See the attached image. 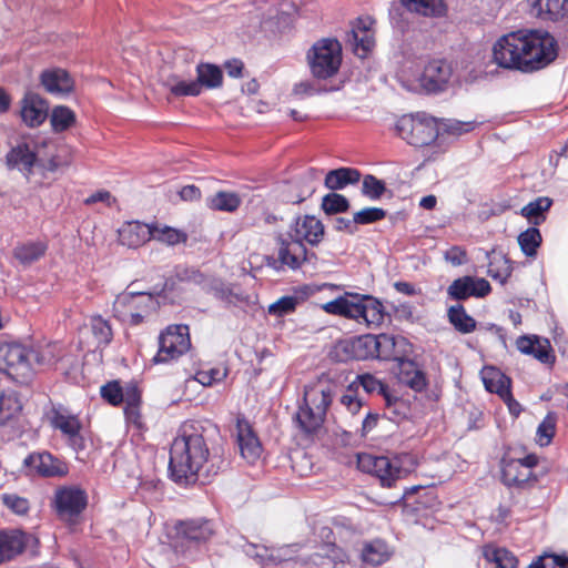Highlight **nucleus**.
Here are the masks:
<instances>
[{
    "label": "nucleus",
    "mask_w": 568,
    "mask_h": 568,
    "mask_svg": "<svg viewBox=\"0 0 568 568\" xmlns=\"http://www.w3.org/2000/svg\"><path fill=\"white\" fill-rule=\"evenodd\" d=\"M404 337H395L389 334H379L377 335V354L376 358L383 361H396L398 363L399 358H403L398 355L396 351V346L398 343H404Z\"/></svg>",
    "instance_id": "obj_41"
},
{
    "label": "nucleus",
    "mask_w": 568,
    "mask_h": 568,
    "mask_svg": "<svg viewBox=\"0 0 568 568\" xmlns=\"http://www.w3.org/2000/svg\"><path fill=\"white\" fill-rule=\"evenodd\" d=\"M100 394L112 406L123 403V387L118 381L108 382L101 387Z\"/></svg>",
    "instance_id": "obj_56"
},
{
    "label": "nucleus",
    "mask_w": 568,
    "mask_h": 568,
    "mask_svg": "<svg viewBox=\"0 0 568 568\" xmlns=\"http://www.w3.org/2000/svg\"><path fill=\"white\" fill-rule=\"evenodd\" d=\"M49 105L38 93L27 92L21 100L20 115L29 128L40 126L49 116Z\"/></svg>",
    "instance_id": "obj_19"
},
{
    "label": "nucleus",
    "mask_w": 568,
    "mask_h": 568,
    "mask_svg": "<svg viewBox=\"0 0 568 568\" xmlns=\"http://www.w3.org/2000/svg\"><path fill=\"white\" fill-rule=\"evenodd\" d=\"M28 541V535L20 529L0 530V565L21 555Z\"/></svg>",
    "instance_id": "obj_22"
},
{
    "label": "nucleus",
    "mask_w": 568,
    "mask_h": 568,
    "mask_svg": "<svg viewBox=\"0 0 568 568\" xmlns=\"http://www.w3.org/2000/svg\"><path fill=\"white\" fill-rule=\"evenodd\" d=\"M444 258L454 266H460L467 262V254L462 246L454 245L444 253Z\"/></svg>",
    "instance_id": "obj_63"
},
{
    "label": "nucleus",
    "mask_w": 568,
    "mask_h": 568,
    "mask_svg": "<svg viewBox=\"0 0 568 568\" xmlns=\"http://www.w3.org/2000/svg\"><path fill=\"white\" fill-rule=\"evenodd\" d=\"M191 346L187 325L169 326L159 336V349L153 357L155 364L169 363L186 353Z\"/></svg>",
    "instance_id": "obj_10"
},
{
    "label": "nucleus",
    "mask_w": 568,
    "mask_h": 568,
    "mask_svg": "<svg viewBox=\"0 0 568 568\" xmlns=\"http://www.w3.org/2000/svg\"><path fill=\"white\" fill-rule=\"evenodd\" d=\"M75 113L65 105H57L50 113V124L54 133L69 130L75 123Z\"/></svg>",
    "instance_id": "obj_42"
},
{
    "label": "nucleus",
    "mask_w": 568,
    "mask_h": 568,
    "mask_svg": "<svg viewBox=\"0 0 568 568\" xmlns=\"http://www.w3.org/2000/svg\"><path fill=\"white\" fill-rule=\"evenodd\" d=\"M51 426L59 430L67 439L69 446L77 453L85 448V440L81 434L82 423L63 405H52L49 413Z\"/></svg>",
    "instance_id": "obj_11"
},
{
    "label": "nucleus",
    "mask_w": 568,
    "mask_h": 568,
    "mask_svg": "<svg viewBox=\"0 0 568 568\" xmlns=\"http://www.w3.org/2000/svg\"><path fill=\"white\" fill-rule=\"evenodd\" d=\"M1 499L3 505L16 515H27L30 509L29 500L17 494H2Z\"/></svg>",
    "instance_id": "obj_54"
},
{
    "label": "nucleus",
    "mask_w": 568,
    "mask_h": 568,
    "mask_svg": "<svg viewBox=\"0 0 568 568\" xmlns=\"http://www.w3.org/2000/svg\"><path fill=\"white\" fill-rule=\"evenodd\" d=\"M235 435L241 456L250 464L255 463L262 454V445L251 424L242 415L236 417Z\"/></svg>",
    "instance_id": "obj_15"
},
{
    "label": "nucleus",
    "mask_w": 568,
    "mask_h": 568,
    "mask_svg": "<svg viewBox=\"0 0 568 568\" xmlns=\"http://www.w3.org/2000/svg\"><path fill=\"white\" fill-rule=\"evenodd\" d=\"M201 290L227 304H232L234 300L237 298L229 284H226L222 278L211 275H205V281L202 284Z\"/></svg>",
    "instance_id": "obj_33"
},
{
    "label": "nucleus",
    "mask_w": 568,
    "mask_h": 568,
    "mask_svg": "<svg viewBox=\"0 0 568 568\" xmlns=\"http://www.w3.org/2000/svg\"><path fill=\"white\" fill-rule=\"evenodd\" d=\"M386 211L381 207H365L354 214L356 224L366 225L382 221L386 216Z\"/></svg>",
    "instance_id": "obj_59"
},
{
    "label": "nucleus",
    "mask_w": 568,
    "mask_h": 568,
    "mask_svg": "<svg viewBox=\"0 0 568 568\" xmlns=\"http://www.w3.org/2000/svg\"><path fill=\"white\" fill-rule=\"evenodd\" d=\"M321 209L326 215L345 213L349 209V201L343 194L331 192L323 196Z\"/></svg>",
    "instance_id": "obj_48"
},
{
    "label": "nucleus",
    "mask_w": 568,
    "mask_h": 568,
    "mask_svg": "<svg viewBox=\"0 0 568 568\" xmlns=\"http://www.w3.org/2000/svg\"><path fill=\"white\" fill-rule=\"evenodd\" d=\"M90 329L94 338L95 347H104L112 341L113 333L109 321L97 315L90 320Z\"/></svg>",
    "instance_id": "obj_44"
},
{
    "label": "nucleus",
    "mask_w": 568,
    "mask_h": 568,
    "mask_svg": "<svg viewBox=\"0 0 568 568\" xmlns=\"http://www.w3.org/2000/svg\"><path fill=\"white\" fill-rule=\"evenodd\" d=\"M357 386H362L367 394H377L384 397L390 389L381 379L372 374H363L357 376Z\"/></svg>",
    "instance_id": "obj_52"
},
{
    "label": "nucleus",
    "mask_w": 568,
    "mask_h": 568,
    "mask_svg": "<svg viewBox=\"0 0 568 568\" xmlns=\"http://www.w3.org/2000/svg\"><path fill=\"white\" fill-rule=\"evenodd\" d=\"M386 191V184L375 175L367 174L363 178L362 194L373 201L379 200Z\"/></svg>",
    "instance_id": "obj_51"
},
{
    "label": "nucleus",
    "mask_w": 568,
    "mask_h": 568,
    "mask_svg": "<svg viewBox=\"0 0 568 568\" xmlns=\"http://www.w3.org/2000/svg\"><path fill=\"white\" fill-rule=\"evenodd\" d=\"M487 257L489 258L487 271L488 275L491 278L499 281L501 284H505L513 272L510 260L501 253L494 254L493 256L488 253Z\"/></svg>",
    "instance_id": "obj_38"
},
{
    "label": "nucleus",
    "mask_w": 568,
    "mask_h": 568,
    "mask_svg": "<svg viewBox=\"0 0 568 568\" xmlns=\"http://www.w3.org/2000/svg\"><path fill=\"white\" fill-rule=\"evenodd\" d=\"M298 304V297L286 295L278 298L275 303L268 306V313L275 316H284L295 311Z\"/></svg>",
    "instance_id": "obj_53"
},
{
    "label": "nucleus",
    "mask_w": 568,
    "mask_h": 568,
    "mask_svg": "<svg viewBox=\"0 0 568 568\" xmlns=\"http://www.w3.org/2000/svg\"><path fill=\"white\" fill-rule=\"evenodd\" d=\"M88 505L87 493L75 486L59 487L54 493L52 507L61 519L78 517Z\"/></svg>",
    "instance_id": "obj_12"
},
{
    "label": "nucleus",
    "mask_w": 568,
    "mask_h": 568,
    "mask_svg": "<svg viewBox=\"0 0 568 568\" xmlns=\"http://www.w3.org/2000/svg\"><path fill=\"white\" fill-rule=\"evenodd\" d=\"M335 385L312 384L304 387V396L294 420L298 429L306 436L317 434L326 419L327 409L333 403Z\"/></svg>",
    "instance_id": "obj_4"
},
{
    "label": "nucleus",
    "mask_w": 568,
    "mask_h": 568,
    "mask_svg": "<svg viewBox=\"0 0 568 568\" xmlns=\"http://www.w3.org/2000/svg\"><path fill=\"white\" fill-rule=\"evenodd\" d=\"M491 291L489 282L483 277L465 275L452 282L447 287V295L450 300L462 302L469 297L481 298Z\"/></svg>",
    "instance_id": "obj_14"
},
{
    "label": "nucleus",
    "mask_w": 568,
    "mask_h": 568,
    "mask_svg": "<svg viewBox=\"0 0 568 568\" xmlns=\"http://www.w3.org/2000/svg\"><path fill=\"white\" fill-rule=\"evenodd\" d=\"M324 311L365 323L368 327H377L384 321V306L372 295L346 293L323 306Z\"/></svg>",
    "instance_id": "obj_5"
},
{
    "label": "nucleus",
    "mask_w": 568,
    "mask_h": 568,
    "mask_svg": "<svg viewBox=\"0 0 568 568\" xmlns=\"http://www.w3.org/2000/svg\"><path fill=\"white\" fill-rule=\"evenodd\" d=\"M386 408V415L395 423L406 419L410 414L409 403L396 395L390 390L383 397Z\"/></svg>",
    "instance_id": "obj_37"
},
{
    "label": "nucleus",
    "mask_w": 568,
    "mask_h": 568,
    "mask_svg": "<svg viewBox=\"0 0 568 568\" xmlns=\"http://www.w3.org/2000/svg\"><path fill=\"white\" fill-rule=\"evenodd\" d=\"M23 465L44 477L61 476L67 471L65 465L48 452L28 455Z\"/></svg>",
    "instance_id": "obj_20"
},
{
    "label": "nucleus",
    "mask_w": 568,
    "mask_h": 568,
    "mask_svg": "<svg viewBox=\"0 0 568 568\" xmlns=\"http://www.w3.org/2000/svg\"><path fill=\"white\" fill-rule=\"evenodd\" d=\"M530 13L545 21L557 22L568 16V0H526Z\"/></svg>",
    "instance_id": "obj_23"
},
{
    "label": "nucleus",
    "mask_w": 568,
    "mask_h": 568,
    "mask_svg": "<svg viewBox=\"0 0 568 568\" xmlns=\"http://www.w3.org/2000/svg\"><path fill=\"white\" fill-rule=\"evenodd\" d=\"M392 555L393 550L387 542L378 538L364 542L361 549L362 561L371 566L383 565L389 560Z\"/></svg>",
    "instance_id": "obj_29"
},
{
    "label": "nucleus",
    "mask_w": 568,
    "mask_h": 568,
    "mask_svg": "<svg viewBox=\"0 0 568 568\" xmlns=\"http://www.w3.org/2000/svg\"><path fill=\"white\" fill-rule=\"evenodd\" d=\"M449 323L462 334H469L476 329V321L467 314L462 304L452 305L447 311Z\"/></svg>",
    "instance_id": "obj_34"
},
{
    "label": "nucleus",
    "mask_w": 568,
    "mask_h": 568,
    "mask_svg": "<svg viewBox=\"0 0 568 568\" xmlns=\"http://www.w3.org/2000/svg\"><path fill=\"white\" fill-rule=\"evenodd\" d=\"M348 562V554L334 542L322 545L305 561L310 568H346Z\"/></svg>",
    "instance_id": "obj_16"
},
{
    "label": "nucleus",
    "mask_w": 568,
    "mask_h": 568,
    "mask_svg": "<svg viewBox=\"0 0 568 568\" xmlns=\"http://www.w3.org/2000/svg\"><path fill=\"white\" fill-rule=\"evenodd\" d=\"M205 275L199 268L189 266L186 264H179L174 266L173 273L168 277L163 285V292H173L176 290L178 283L194 284L202 287L205 281Z\"/></svg>",
    "instance_id": "obj_27"
},
{
    "label": "nucleus",
    "mask_w": 568,
    "mask_h": 568,
    "mask_svg": "<svg viewBox=\"0 0 568 568\" xmlns=\"http://www.w3.org/2000/svg\"><path fill=\"white\" fill-rule=\"evenodd\" d=\"M536 226L534 225L518 235V244L527 257L536 256L537 250L542 242L541 233Z\"/></svg>",
    "instance_id": "obj_45"
},
{
    "label": "nucleus",
    "mask_w": 568,
    "mask_h": 568,
    "mask_svg": "<svg viewBox=\"0 0 568 568\" xmlns=\"http://www.w3.org/2000/svg\"><path fill=\"white\" fill-rule=\"evenodd\" d=\"M531 355L542 364L554 365L556 357L552 354L551 345L547 338H538L535 345V353Z\"/></svg>",
    "instance_id": "obj_60"
},
{
    "label": "nucleus",
    "mask_w": 568,
    "mask_h": 568,
    "mask_svg": "<svg viewBox=\"0 0 568 568\" xmlns=\"http://www.w3.org/2000/svg\"><path fill=\"white\" fill-rule=\"evenodd\" d=\"M42 365L43 357L32 347L20 343L0 344V372L18 383H28L32 375L34 365Z\"/></svg>",
    "instance_id": "obj_6"
},
{
    "label": "nucleus",
    "mask_w": 568,
    "mask_h": 568,
    "mask_svg": "<svg viewBox=\"0 0 568 568\" xmlns=\"http://www.w3.org/2000/svg\"><path fill=\"white\" fill-rule=\"evenodd\" d=\"M312 74L326 80L334 77L342 63V45L336 39H321L307 52Z\"/></svg>",
    "instance_id": "obj_8"
},
{
    "label": "nucleus",
    "mask_w": 568,
    "mask_h": 568,
    "mask_svg": "<svg viewBox=\"0 0 568 568\" xmlns=\"http://www.w3.org/2000/svg\"><path fill=\"white\" fill-rule=\"evenodd\" d=\"M532 471L521 467V463L513 459L501 462V481L508 487H521L531 478Z\"/></svg>",
    "instance_id": "obj_31"
},
{
    "label": "nucleus",
    "mask_w": 568,
    "mask_h": 568,
    "mask_svg": "<svg viewBox=\"0 0 568 568\" xmlns=\"http://www.w3.org/2000/svg\"><path fill=\"white\" fill-rule=\"evenodd\" d=\"M243 551L246 556L253 558L257 564L262 566H271L270 547L246 542L243 546Z\"/></svg>",
    "instance_id": "obj_57"
},
{
    "label": "nucleus",
    "mask_w": 568,
    "mask_h": 568,
    "mask_svg": "<svg viewBox=\"0 0 568 568\" xmlns=\"http://www.w3.org/2000/svg\"><path fill=\"white\" fill-rule=\"evenodd\" d=\"M226 462L216 452L211 453L200 423L182 425L171 444L169 477L182 487L197 481L204 483L226 467Z\"/></svg>",
    "instance_id": "obj_1"
},
{
    "label": "nucleus",
    "mask_w": 568,
    "mask_h": 568,
    "mask_svg": "<svg viewBox=\"0 0 568 568\" xmlns=\"http://www.w3.org/2000/svg\"><path fill=\"white\" fill-rule=\"evenodd\" d=\"M324 233V224L315 215L296 216L288 226L287 237L283 234L276 236L277 257L266 256V265L276 272L284 271L286 267L300 268L304 262L315 256L314 253L308 254L305 243L317 246Z\"/></svg>",
    "instance_id": "obj_3"
},
{
    "label": "nucleus",
    "mask_w": 568,
    "mask_h": 568,
    "mask_svg": "<svg viewBox=\"0 0 568 568\" xmlns=\"http://www.w3.org/2000/svg\"><path fill=\"white\" fill-rule=\"evenodd\" d=\"M123 403L125 406L141 403V392L135 383H128L123 387Z\"/></svg>",
    "instance_id": "obj_64"
},
{
    "label": "nucleus",
    "mask_w": 568,
    "mask_h": 568,
    "mask_svg": "<svg viewBox=\"0 0 568 568\" xmlns=\"http://www.w3.org/2000/svg\"><path fill=\"white\" fill-rule=\"evenodd\" d=\"M552 205V200L548 196H539L530 201L521 209V215L527 217L532 225H540L546 221V213Z\"/></svg>",
    "instance_id": "obj_32"
},
{
    "label": "nucleus",
    "mask_w": 568,
    "mask_h": 568,
    "mask_svg": "<svg viewBox=\"0 0 568 568\" xmlns=\"http://www.w3.org/2000/svg\"><path fill=\"white\" fill-rule=\"evenodd\" d=\"M396 131L408 144L422 148L435 142L439 134V125L434 116L417 112L399 118Z\"/></svg>",
    "instance_id": "obj_7"
},
{
    "label": "nucleus",
    "mask_w": 568,
    "mask_h": 568,
    "mask_svg": "<svg viewBox=\"0 0 568 568\" xmlns=\"http://www.w3.org/2000/svg\"><path fill=\"white\" fill-rule=\"evenodd\" d=\"M452 77V67L443 59H433L424 67L418 78L420 88L426 93L444 91Z\"/></svg>",
    "instance_id": "obj_13"
},
{
    "label": "nucleus",
    "mask_w": 568,
    "mask_h": 568,
    "mask_svg": "<svg viewBox=\"0 0 568 568\" xmlns=\"http://www.w3.org/2000/svg\"><path fill=\"white\" fill-rule=\"evenodd\" d=\"M297 552V545H284L281 547H270L271 566L292 560Z\"/></svg>",
    "instance_id": "obj_58"
},
{
    "label": "nucleus",
    "mask_w": 568,
    "mask_h": 568,
    "mask_svg": "<svg viewBox=\"0 0 568 568\" xmlns=\"http://www.w3.org/2000/svg\"><path fill=\"white\" fill-rule=\"evenodd\" d=\"M353 348L356 349L357 358H376L377 335L367 334L359 337L353 343Z\"/></svg>",
    "instance_id": "obj_49"
},
{
    "label": "nucleus",
    "mask_w": 568,
    "mask_h": 568,
    "mask_svg": "<svg viewBox=\"0 0 568 568\" xmlns=\"http://www.w3.org/2000/svg\"><path fill=\"white\" fill-rule=\"evenodd\" d=\"M175 530L180 537L196 544L207 541L214 532L212 521L205 518L181 520Z\"/></svg>",
    "instance_id": "obj_21"
},
{
    "label": "nucleus",
    "mask_w": 568,
    "mask_h": 568,
    "mask_svg": "<svg viewBox=\"0 0 568 568\" xmlns=\"http://www.w3.org/2000/svg\"><path fill=\"white\" fill-rule=\"evenodd\" d=\"M528 568H568V557L546 554L534 560Z\"/></svg>",
    "instance_id": "obj_55"
},
{
    "label": "nucleus",
    "mask_w": 568,
    "mask_h": 568,
    "mask_svg": "<svg viewBox=\"0 0 568 568\" xmlns=\"http://www.w3.org/2000/svg\"><path fill=\"white\" fill-rule=\"evenodd\" d=\"M397 378L414 392H422L428 385L426 374L418 367V364L405 357L398 359Z\"/></svg>",
    "instance_id": "obj_24"
},
{
    "label": "nucleus",
    "mask_w": 568,
    "mask_h": 568,
    "mask_svg": "<svg viewBox=\"0 0 568 568\" xmlns=\"http://www.w3.org/2000/svg\"><path fill=\"white\" fill-rule=\"evenodd\" d=\"M40 83L51 95L65 98L74 91L72 75L62 68H49L41 72Z\"/></svg>",
    "instance_id": "obj_17"
},
{
    "label": "nucleus",
    "mask_w": 568,
    "mask_h": 568,
    "mask_svg": "<svg viewBox=\"0 0 568 568\" xmlns=\"http://www.w3.org/2000/svg\"><path fill=\"white\" fill-rule=\"evenodd\" d=\"M158 306L154 296L148 292H123L119 294L113 302L114 316H120L121 311L128 313L140 312L150 313Z\"/></svg>",
    "instance_id": "obj_18"
},
{
    "label": "nucleus",
    "mask_w": 568,
    "mask_h": 568,
    "mask_svg": "<svg viewBox=\"0 0 568 568\" xmlns=\"http://www.w3.org/2000/svg\"><path fill=\"white\" fill-rule=\"evenodd\" d=\"M476 122L474 121H459L454 119H448L443 122V130L448 134L460 135L463 133L470 132L475 129Z\"/></svg>",
    "instance_id": "obj_61"
},
{
    "label": "nucleus",
    "mask_w": 568,
    "mask_h": 568,
    "mask_svg": "<svg viewBox=\"0 0 568 568\" xmlns=\"http://www.w3.org/2000/svg\"><path fill=\"white\" fill-rule=\"evenodd\" d=\"M227 375L226 369L211 368L209 371H201L196 374V379L203 386H211L213 383L223 381Z\"/></svg>",
    "instance_id": "obj_62"
},
{
    "label": "nucleus",
    "mask_w": 568,
    "mask_h": 568,
    "mask_svg": "<svg viewBox=\"0 0 568 568\" xmlns=\"http://www.w3.org/2000/svg\"><path fill=\"white\" fill-rule=\"evenodd\" d=\"M241 197L234 192L219 191L207 197L206 204L211 210L222 212H234L241 205Z\"/></svg>",
    "instance_id": "obj_40"
},
{
    "label": "nucleus",
    "mask_w": 568,
    "mask_h": 568,
    "mask_svg": "<svg viewBox=\"0 0 568 568\" xmlns=\"http://www.w3.org/2000/svg\"><path fill=\"white\" fill-rule=\"evenodd\" d=\"M47 245L43 242H27L17 245L13 251L14 257L23 265H29L44 255Z\"/></svg>",
    "instance_id": "obj_39"
},
{
    "label": "nucleus",
    "mask_w": 568,
    "mask_h": 568,
    "mask_svg": "<svg viewBox=\"0 0 568 568\" xmlns=\"http://www.w3.org/2000/svg\"><path fill=\"white\" fill-rule=\"evenodd\" d=\"M223 83V72L220 67L213 63H199L196 65V80L176 81L170 84V92L175 97H196L201 94L202 88L217 89Z\"/></svg>",
    "instance_id": "obj_9"
},
{
    "label": "nucleus",
    "mask_w": 568,
    "mask_h": 568,
    "mask_svg": "<svg viewBox=\"0 0 568 568\" xmlns=\"http://www.w3.org/2000/svg\"><path fill=\"white\" fill-rule=\"evenodd\" d=\"M483 383L489 393L499 395L503 399H511L510 378L495 367L485 368L481 373Z\"/></svg>",
    "instance_id": "obj_30"
},
{
    "label": "nucleus",
    "mask_w": 568,
    "mask_h": 568,
    "mask_svg": "<svg viewBox=\"0 0 568 568\" xmlns=\"http://www.w3.org/2000/svg\"><path fill=\"white\" fill-rule=\"evenodd\" d=\"M152 234V224L130 221L119 229V241L122 245L136 248L151 240Z\"/></svg>",
    "instance_id": "obj_25"
},
{
    "label": "nucleus",
    "mask_w": 568,
    "mask_h": 568,
    "mask_svg": "<svg viewBox=\"0 0 568 568\" xmlns=\"http://www.w3.org/2000/svg\"><path fill=\"white\" fill-rule=\"evenodd\" d=\"M402 2L408 10L425 17H443L447 11L444 0H402Z\"/></svg>",
    "instance_id": "obj_35"
},
{
    "label": "nucleus",
    "mask_w": 568,
    "mask_h": 568,
    "mask_svg": "<svg viewBox=\"0 0 568 568\" xmlns=\"http://www.w3.org/2000/svg\"><path fill=\"white\" fill-rule=\"evenodd\" d=\"M362 173L355 168L342 166L331 170L326 173L324 185L328 190L336 192L344 190L348 185H355L361 181Z\"/></svg>",
    "instance_id": "obj_28"
},
{
    "label": "nucleus",
    "mask_w": 568,
    "mask_h": 568,
    "mask_svg": "<svg viewBox=\"0 0 568 568\" xmlns=\"http://www.w3.org/2000/svg\"><path fill=\"white\" fill-rule=\"evenodd\" d=\"M557 54L554 36L538 29L511 31L500 37L493 47V58L499 67L525 73L546 68Z\"/></svg>",
    "instance_id": "obj_2"
},
{
    "label": "nucleus",
    "mask_w": 568,
    "mask_h": 568,
    "mask_svg": "<svg viewBox=\"0 0 568 568\" xmlns=\"http://www.w3.org/2000/svg\"><path fill=\"white\" fill-rule=\"evenodd\" d=\"M346 43L357 57L365 58L374 45V38L372 32L358 33L356 29H351L346 33Z\"/></svg>",
    "instance_id": "obj_43"
},
{
    "label": "nucleus",
    "mask_w": 568,
    "mask_h": 568,
    "mask_svg": "<svg viewBox=\"0 0 568 568\" xmlns=\"http://www.w3.org/2000/svg\"><path fill=\"white\" fill-rule=\"evenodd\" d=\"M400 471V468L395 465L388 457L377 456L373 475L381 480L383 486L392 487L393 484L399 478Z\"/></svg>",
    "instance_id": "obj_36"
},
{
    "label": "nucleus",
    "mask_w": 568,
    "mask_h": 568,
    "mask_svg": "<svg viewBox=\"0 0 568 568\" xmlns=\"http://www.w3.org/2000/svg\"><path fill=\"white\" fill-rule=\"evenodd\" d=\"M38 163L37 154L29 144L20 143L12 148L6 155V164L9 170H19L24 175L32 173L33 166Z\"/></svg>",
    "instance_id": "obj_26"
},
{
    "label": "nucleus",
    "mask_w": 568,
    "mask_h": 568,
    "mask_svg": "<svg viewBox=\"0 0 568 568\" xmlns=\"http://www.w3.org/2000/svg\"><path fill=\"white\" fill-rule=\"evenodd\" d=\"M152 232L154 234H152L151 239H155L169 245H175L186 241V235L183 232L170 226L160 227L152 224Z\"/></svg>",
    "instance_id": "obj_50"
},
{
    "label": "nucleus",
    "mask_w": 568,
    "mask_h": 568,
    "mask_svg": "<svg viewBox=\"0 0 568 568\" xmlns=\"http://www.w3.org/2000/svg\"><path fill=\"white\" fill-rule=\"evenodd\" d=\"M557 415L549 412L539 423L536 430V442L540 447H547L552 442L556 434Z\"/></svg>",
    "instance_id": "obj_46"
},
{
    "label": "nucleus",
    "mask_w": 568,
    "mask_h": 568,
    "mask_svg": "<svg viewBox=\"0 0 568 568\" xmlns=\"http://www.w3.org/2000/svg\"><path fill=\"white\" fill-rule=\"evenodd\" d=\"M22 409V404L14 392L0 395V424L3 425Z\"/></svg>",
    "instance_id": "obj_47"
}]
</instances>
